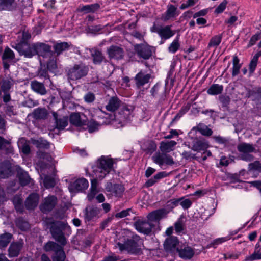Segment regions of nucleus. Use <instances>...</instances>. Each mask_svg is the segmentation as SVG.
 Masks as SVG:
<instances>
[{"instance_id":"obj_49","label":"nucleus","mask_w":261,"mask_h":261,"mask_svg":"<svg viewBox=\"0 0 261 261\" xmlns=\"http://www.w3.org/2000/svg\"><path fill=\"white\" fill-rule=\"evenodd\" d=\"M0 150H3L6 154H9L14 153V149L11 144V142L6 140L5 144L2 146V148Z\"/></svg>"},{"instance_id":"obj_10","label":"nucleus","mask_w":261,"mask_h":261,"mask_svg":"<svg viewBox=\"0 0 261 261\" xmlns=\"http://www.w3.org/2000/svg\"><path fill=\"white\" fill-rule=\"evenodd\" d=\"M35 55L42 56L43 58H48L53 55L51 46L44 43L37 42L35 43Z\"/></svg>"},{"instance_id":"obj_23","label":"nucleus","mask_w":261,"mask_h":261,"mask_svg":"<svg viewBox=\"0 0 261 261\" xmlns=\"http://www.w3.org/2000/svg\"><path fill=\"white\" fill-rule=\"evenodd\" d=\"M171 27L172 25L161 26L158 35L162 40L169 39L174 35L175 32L171 30Z\"/></svg>"},{"instance_id":"obj_6","label":"nucleus","mask_w":261,"mask_h":261,"mask_svg":"<svg viewBox=\"0 0 261 261\" xmlns=\"http://www.w3.org/2000/svg\"><path fill=\"white\" fill-rule=\"evenodd\" d=\"M153 48L147 44H139L134 45V50L137 56L144 60L149 59L152 55Z\"/></svg>"},{"instance_id":"obj_21","label":"nucleus","mask_w":261,"mask_h":261,"mask_svg":"<svg viewBox=\"0 0 261 261\" xmlns=\"http://www.w3.org/2000/svg\"><path fill=\"white\" fill-rule=\"evenodd\" d=\"M178 244L179 241L176 237L169 236L164 242V249L166 251H172L175 249Z\"/></svg>"},{"instance_id":"obj_18","label":"nucleus","mask_w":261,"mask_h":261,"mask_svg":"<svg viewBox=\"0 0 261 261\" xmlns=\"http://www.w3.org/2000/svg\"><path fill=\"white\" fill-rule=\"evenodd\" d=\"M90 54L92 58L93 63L96 65H99L102 62H107V60L102 52L96 48L90 49Z\"/></svg>"},{"instance_id":"obj_2","label":"nucleus","mask_w":261,"mask_h":261,"mask_svg":"<svg viewBox=\"0 0 261 261\" xmlns=\"http://www.w3.org/2000/svg\"><path fill=\"white\" fill-rule=\"evenodd\" d=\"M142 241L140 237L137 236H133L131 239H127L124 242V243L118 242L116 244V247L119 248L120 251L126 250L129 253L137 254L140 253L141 248H140Z\"/></svg>"},{"instance_id":"obj_26","label":"nucleus","mask_w":261,"mask_h":261,"mask_svg":"<svg viewBox=\"0 0 261 261\" xmlns=\"http://www.w3.org/2000/svg\"><path fill=\"white\" fill-rule=\"evenodd\" d=\"M23 244L21 242H13L11 244L8 251L10 257L17 256L22 247Z\"/></svg>"},{"instance_id":"obj_32","label":"nucleus","mask_w":261,"mask_h":261,"mask_svg":"<svg viewBox=\"0 0 261 261\" xmlns=\"http://www.w3.org/2000/svg\"><path fill=\"white\" fill-rule=\"evenodd\" d=\"M179 15L177 8L173 5H169L167 6V10L166 11L164 17V20H168L171 18L176 17Z\"/></svg>"},{"instance_id":"obj_55","label":"nucleus","mask_w":261,"mask_h":261,"mask_svg":"<svg viewBox=\"0 0 261 261\" xmlns=\"http://www.w3.org/2000/svg\"><path fill=\"white\" fill-rule=\"evenodd\" d=\"M86 124L88 126V130L90 133L94 132L96 129H97V127L99 126L98 123L93 120L89 121Z\"/></svg>"},{"instance_id":"obj_37","label":"nucleus","mask_w":261,"mask_h":261,"mask_svg":"<svg viewBox=\"0 0 261 261\" xmlns=\"http://www.w3.org/2000/svg\"><path fill=\"white\" fill-rule=\"evenodd\" d=\"M193 129L197 130L202 135L208 137L211 136L213 134V130L203 123L198 124L196 126L193 128Z\"/></svg>"},{"instance_id":"obj_57","label":"nucleus","mask_w":261,"mask_h":261,"mask_svg":"<svg viewBox=\"0 0 261 261\" xmlns=\"http://www.w3.org/2000/svg\"><path fill=\"white\" fill-rule=\"evenodd\" d=\"M46 68L48 70V71L50 72H54L55 70L57 68V66L56 64V62L55 60L52 59L50 60L47 63Z\"/></svg>"},{"instance_id":"obj_50","label":"nucleus","mask_w":261,"mask_h":261,"mask_svg":"<svg viewBox=\"0 0 261 261\" xmlns=\"http://www.w3.org/2000/svg\"><path fill=\"white\" fill-rule=\"evenodd\" d=\"M165 155L166 153H156L152 156V160L156 164L162 166L164 164Z\"/></svg>"},{"instance_id":"obj_29","label":"nucleus","mask_w":261,"mask_h":261,"mask_svg":"<svg viewBox=\"0 0 261 261\" xmlns=\"http://www.w3.org/2000/svg\"><path fill=\"white\" fill-rule=\"evenodd\" d=\"M53 115L56 121V127L59 129H63L68 125L67 117L63 116L58 118V114L56 112H54Z\"/></svg>"},{"instance_id":"obj_61","label":"nucleus","mask_w":261,"mask_h":261,"mask_svg":"<svg viewBox=\"0 0 261 261\" xmlns=\"http://www.w3.org/2000/svg\"><path fill=\"white\" fill-rule=\"evenodd\" d=\"M84 99L86 102H92L95 99V95L92 92H89L85 95Z\"/></svg>"},{"instance_id":"obj_64","label":"nucleus","mask_w":261,"mask_h":261,"mask_svg":"<svg viewBox=\"0 0 261 261\" xmlns=\"http://www.w3.org/2000/svg\"><path fill=\"white\" fill-rule=\"evenodd\" d=\"M257 259H261V253L254 252L252 254L246 258V260H254Z\"/></svg>"},{"instance_id":"obj_47","label":"nucleus","mask_w":261,"mask_h":261,"mask_svg":"<svg viewBox=\"0 0 261 261\" xmlns=\"http://www.w3.org/2000/svg\"><path fill=\"white\" fill-rule=\"evenodd\" d=\"M222 35H216L213 37L208 44V47H216L218 46L221 42Z\"/></svg>"},{"instance_id":"obj_22","label":"nucleus","mask_w":261,"mask_h":261,"mask_svg":"<svg viewBox=\"0 0 261 261\" xmlns=\"http://www.w3.org/2000/svg\"><path fill=\"white\" fill-rule=\"evenodd\" d=\"M30 86L33 91L41 95H44L47 93V90L43 83L33 80L31 81Z\"/></svg>"},{"instance_id":"obj_7","label":"nucleus","mask_w":261,"mask_h":261,"mask_svg":"<svg viewBox=\"0 0 261 261\" xmlns=\"http://www.w3.org/2000/svg\"><path fill=\"white\" fill-rule=\"evenodd\" d=\"M16 49L20 55L31 58L35 55V43L29 44L28 42H20L16 46Z\"/></svg>"},{"instance_id":"obj_31","label":"nucleus","mask_w":261,"mask_h":261,"mask_svg":"<svg viewBox=\"0 0 261 261\" xmlns=\"http://www.w3.org/2000/svg\"><path fill=\"white\" fill-rule=\"evenodd\" d=\"M11 173V166L8 162L0 163V177L3 178L8 177Z\"/></svg>"},{"instance_id":"obj_24","label":"nucleus","mask_w":261,"mask_h":261,"mask_svg":"<svg viewBox=\"0 0 261 261\" xmlns=\"http://www.w3.org/2000/svg\"><path fill=\"white\" fill-rule=\"evenodd\" d=\"M121 105V101L116 96L111 97L106 108L108 111L114 112L117 110Z\"/></svg>"},{"instance_id":"obj_40","label":"nucleus","mask_w":261,"mask_h":261,"mask_svg":"<svg viewBox=\"0 0 261 261\" xmlns=\"http://www.w3.org/2000/svg\"><path fill=\"white\" fill-rule=\"evenodd\" d=\"M223 90V86L219 84H214L207 89V93L210 95H218L221 94Z\"/></svg>"},{"instance_id":"obj_1","label":"nucleus","mask_w":261,"mask_h":261,"mask_svg":"<svg viewBox=\"0 0 261 261\" xmlns=\"http://www.w3.org/2000/svg\"><path fill=\"white\" fill-rule=\"evenodd\" d=\"M46 224L49 226L50 233L55 241L61 245L65 246L67 241L63 231L69 227L67 223L60 221H55L52 218H49Z\"/></svg>"},{"instance_id":"obj_48","label":"nucleus","mask_w":261,"mask_h":261,"mask_svg":"<svg viewBox=\"0 0 261 261\" xmlns=\"http://www.w3.org/2000/svg\"><path fill=\"white\" fill-rule=\"evenodd\" d=\"M174 227L176 232L179 234L184 233L185 230V224L181 219H179L174 224Z\"/></svg>"},{"instance_id":"obj_35","label":"nucleus","mask_w":261,"mask_h":261,"mask_svg":"<svg viewBox=\"0 0 261 261\" xmlns=\"http://www.w3.org/2000/svg\"><path fill=\"white\" fill-rule=\"evenodd\" d=\"M48 112L44 108H38L34 110L32 115L36 119H45L47 118Z\"/></svg>"},{"instance_id":"obj_12","label":"nucleus","mask_w":261,"mask_h":261,"mask_svg":"<svg viewBox=\"0 0 261 261\" xmlns=\"http://www.w3.org/2000/svg\"><path fill=\"white\" fill-rule=\"evenodd\" d=\"M169 211L165 208H160L149 213L147 215L148 220L150 221H159L167 217Z\"/></svg>"},{"instance_id":"obj_8","label":"nucleus","mask_w":261,"mask_h":261,"mask_svg":"<svg viewBox=\"0 0 261 261\" xmlns=\"http://www.w3.org/2000/svg\"><path fill=\"white\" fill-rule=\"evenodd\" d=\"M106 190L111 196H114L116 197H121L125 190V188L121 184H113L112 182H109L107 184Z\"/></svg>"},{"instance_id":"obj_39","label":"nucleus","mask_w":261,"mask_h":261,"mask_svg":"<svg viewBox=\"0 0 261 261\" xmlns=\"http://www.w3.org/2000/svg\"><path fill=\"white\" fill-rule=\"evenodd\" d=\"M175 141H170L166 142H162L160 145V149L163 152H169L172 151V148L176 145Z\"/></svg>"},{"instance_id":"obj_52","label":"nucleus","mask_w":261,"mask_h":261,"mask_svg":"<svg viewBox=\"0 0 261 261\" xmlns=\"http://www.w3.org/2000/svg\"><path fill=\"white\" fill-rule=\"evenodd\" d=\"M43 184L46 188H49L54 187L55 181L54 178L50 176L44 175L43 179Z\"/></svg>"},{"instance_id":"obj_9","label":"nucleus","mask_w":261,"mask_h":261,"mask_svg":"<svg viewBox=\"0 0 261 261\" xmlns=\"http://www.w3.org/2000/svg\"><path fill=\"white\" fill-rule=\"evenodd\" d=\"M208 142L203 138H195L192 139L191 147L192 150L197 152L205 151L208 147Z\"/></svg>"},{"instance_id":"obj_13","label":"nucleus","mask_w":261,"mask_h":261,"mask_svg":"<svg viewBox=\"0 0 261 261\" xmlns=\"http://www.w3.org/2000/svg\"><path fill=\"white\" fill-rule=\"evenodd\" d=\"M134 225L138 231L146 234H148L151 232L153 226L150 222L140 220L135 222Z\"/></svg>"},{"instance_id":"obj_45","label":"nucleus","mask_w":261,"mask_h":261,"mask_svg":"<svg viewBox=\"0 0 261 261\" xmlns=\"http://www.w3.org/2000/svg\"><path fill=\"white\" fill-rule=\"evenodd\" d=\"M240 60L237 56H235L233 58V68L232 71V76L237 75L240 72V69L241 65L239 64Z\"/></svg>"},{"instance_id":"obj_3","label":"nucleus","mask_w":261,"mask_h":261,"mask_svg":"<svg viewBox=\"0 0 261 261\" xmlns=\"http://www.w3.org/2000/svg\"><path fill=\"white\" fill-rule=\"evenodd\" d=\"M89 71L88 67L83 63L75 64L68 72V79L71 80H77L85 76Z\"/></svg>"},{"instance_id":"obj_5","label":"nucleus","mask_w":261,"mask_h":261,"mask_svg":"<svg viewBox=\"0 0 261 261\" xmlns=\"http://www.w3.org/2000/svg\"><path fill=\"white\" fill-rule=\"evenodd\" d=\"M113 161L111 159L102 157L99 160L98 164V171L102 174L99 176V178L102 179L113 170Z\"/></svg>"},{"instance_id":"obj_63","label":"nucleus","mask_w":261,"mask_h":261,"mask_svg":"<svg viewBox=\"0 0 261 261\" xmlns=\"http://www.w3.org/2000/svg\"><path fill=\"white\" fill-rule=\"evenodd\" d=\"M147 148V151L148 153L151 152L152 153L154 151L156 148V145L155 143L153 141H149L146 143Z\"/></svg>"},{"instance_id":"obj_19","label":"nucleus","mask_w":261,"mask_h":261,"mask_svg":"<svg viewBox=\"0 0 261 261\" xmlns=\"http://www.w3.org/2000/svg\"><path fill=\"white\" fill-rule=\"evenodd\" d=\"M151 78L150 74H146L143 71H140L134 77L136 86L140 88L148 83Z\"/></svg>"},{"instance_id":"obj_30","label":"nucleus","mask_w":261,"mask_h":261,"mask_svg":"<svg viewBox=\"0 0 261 261\" xmlns=\"http://www.w3.org/2000/svg\"><path fill=\"white\" fill-rule=\"evenodd\" d=\"M30 142L35 145L37 148L39 149H48L49 148L50 144L46 140L42 138L39 139H35L34 138H31Z\"/></svg>"},{"instance_id":"obj_56","label":"nucleus","mask_w":261,"mask_h":261,"mask_svg":"<svg viewBox=\"0 0 261 261\" xmlns=\"http://www.w3.org/2000/svg\"><path fill=\"white\" fill-rule=\"evenodd\" d=\"M220 102L223 107H227L230 103V98L229 96L226 95H221L219 97Z\"/></svg>"},{"instance_id":"obj_28","label":"nucleus","mask_w":261,"mask_h":261,"mask_svg":"<svg viewBox=\"0 0 261 261\" xmlns=\"http://www.w3.org/2000/svg\"><path fill=\"white\" fill-rule=\"evenodd\" d=\"M15 0H0V11H12L16 8Z\"/></svg>"},{"instance_id":"obj_54","label":"nucleus","mask_w":261,"mask_h":261,"mask_svg":"<svg viewBox=\"0 0 261 261\" xmlns=\"http://www.w3.org/2000/svg\"><path fill=\"white\" fill-rule=\"evenodd\" d=\"M259 56L258 55L254 56L249 64V72L251 74L253 73L256 68Z\"/></svg>"},{"instance_id":"obj_53","label":"nucleus","mask_w":261,"mask_h":261,"mask_svg":"<svg viewBox=\"0 0 261 261\" xmlns=\"http://www.w3.org/2000/svg\"><path fill=\"white\" fill-rule=\"evenodd\" d=\"M16 223L17 226L22 230H27L30 227L29 223L21 218L17 219Z\"/></svg>"},{"instance_id":"obj_51","label":"nucleus","mask_w":261,"mask_h":261,"mask_svg":"<svg viewBox=\"0 0 261 261\" xmlns=\"http://www.w3.org/2000/svg\"><path fill=\"white\" fill-rule=\"evenodd\" d=\"M180 47V43L179 41V38L177 37L171 43L168 47L169 52L175 53L179 49Z\"/></svg>"},{"instance_id":"obj_17","label":"nucleus","mask_w":261,"mask_h":261,"mask_svg":"<svg viewBox=\"0 0 261 261\" xmlns=\"http://www.w3.org/2000/svg\"><path fill=\"white\" fill-rule=\"evenodd\" d=\"M70 123L76 126L86 124V116L83 113H73L70 116Z\"/></svg>"},{"instance_id":"obj_42","label":"nucleus","mask_w":261,"mask_h":261,"mask_svg":"<svg viewBox=\"0 0 261 261\" xmlns=\"http://www.w3.org/2000/svg\"><path fill=\"white\" fill-rule=\"evenodd\" d=\"M12 235L9 233H5L0 235V248H5L10 242Z\"/></svg>"},{"instance_id":"obj_62","label":"nucleus","mask_w":261,"mask_h":261,"mask_svg":"<svg viewBox=\"0 0 261 261\" xmlns=\"http://www.w3.org/2000/svg\"><path fill=\"white\" fill-rule=\"evenodd\" d=\"M182 200L180 202V205L182 207V208L185 210L189 208L192 202L189 199H185L181 198Z\"/></svg>"},{"instance_id":"obj_33","label":"nucleus","mask_w":261,"mask_h":261,"mask_svg":"<svg viewBox=\"0 0 261 261\" xmlns=\"http://www.w3.org/2000/svg\"><path fill=\"white\" fill-rule=\"evenodd\" d=\"M62 245L53 241H48L44 246V250L46 252H53L54 253L58 252L63 248Z\"/></svg>"},{"instance_id":"obj_20","label":"nucleus","mask_w":261,"mask_h":261,"mask_svg":"<svg viewBox=\"0 0 261 261\" xmlns=\"http://www.w3.org/2000/svg\"><path fill=\"white\" fill-rule=\"evenodd\" d=\"M100 209L95 205H89L84 211V217L86 221H89L95 218L100 213Z\"/></svg>"},{"instance_id":"obj_36","label":"nucleus","mask_w":261,"mask_h":261,"mask_svg":"<svg viewBox=\"0 0 261 261\" xmlns=\"http://www.w3.org/2000/svg\"><path fill=\"white\" fill-rule=\"evenodd\" d=\"M18 147L22 152L26 155L30 153V147L29 145V141H28L25 138H21L19 139L18 142Z\"/></svg>"},{"instance_id":"obj_59","label":"nucleus","mask_w":261,"mask_h":261,"mask_svg":"<svg viewBox=\"0 0 261 261\" xmlns=\"http://www.w3.org/2000/svg\"><path fill=\"white\" fill-rule=\"evenodd\" d=\"M228 2L226 0H224L215 10V13L219 14L223 12L226 8Z\"/></svg>"},{"instance_id":"obj_34","label":"nucleus","mask_w":261,"mask_h":261,"mask_svg":"<svg viewBox=\"0 0 261 261\" xmlns=\"http://www.w3.org/2000/svg\"><path fill=\"white\" fill-rule=\"evenodd\" d=\"M151 93L154 97H159L160 102L165 100V90L158 85H155L151 90Z\"/></svg>"},{"instance_id":"obj_38","label":"nucleus","mask_w":261,"mask_h":261,"mask_svg":"<svg viewBox=\"0 0 261 261\" xmlns=\"http://www.w3.org/2000/svg\"><path fill=\"white\" fill-rule=\"evenodd\" d=\"M18 177L19 179L20 184L22 186L28 184L31 180L28 173L22 170H20L18 171Z\"/></svg>"},{"instance_id":"obj_41","label":"nucleus","mask_w":261,"mask_h":261,"mask_svg":"<svg viewBox=\"0 0 261 261\" xmlns=\"http://www.w3.org/2000/svg\"><path fill=\"white\" fill-rule=\"evenodd\" d=\"M69 44L66 42H63L56 44L54 46L55 53L57 56L60 55L63 51L68 49Z\"/></svg>"},{"instance_id":"obj_44","label":"nucleus","mask_w":261,"mask_h":261,"mask_svg":"<svg viewBox=\"0 0 261 261\" xmlns=\"http://www.w3.org/2000/svg\"><path fill=\"white\" fill-rule=\"evenodd\" d=\"M51 258L53 261H64L66 259V254L63 250V247L58 252L54 253L51 256Z\"/></svg>"},{"instance_id":"obj_16","label":"nucleus","mask_w":261,"mask_h":261,"mask_svg":"<svg viewBox=\"0 0 261 261\" xmlns=\"http://www.w3.org/2000/svg\"><path fill=\"white\" fill-rule=\"evenodd\" d=\"M39 196L37 193H32L27 198L24 205L28 210H34L38 204Z\"/></svg>"},{"instance_id":"obj_58","label":"nucleus","mask_w":261,"mask_h":261,"mask_svg":"<svg viewBox=\"0 0 261 261\" xmlns=\"http://www.w3.org/2000/svg\"><path fill=\"white\" fill-rule=\"evenodd\" d=\"M14 57V54L10 48H6L3 54V58L5 59H13Z\"/></svg>"},{"instance_id":"obj_4","label":"nucleus","mask_w":261,"mask_h":261,"mask_svg":"<svg viewBox=\"0 0 261 261\" xmlns=\"http://www.w3.org/2000/svg\"><path fill=\"white\" fill-rule=\"evenodd\" d=\"M237 149L241 153L239 156L241 160L247 162L253 160L254 157L250 153L254 152L255 148L252 144L242 143L238 145Z\"/></svg>"},{"instance_id":"obj_11","label":"nucleus","mask_w":261,"mask_h":261,"mask_svg":"<svg viewBox=\"0 0 261 261\" xmlns=\"http://www.w3.org/2000/svg\"><path fill=\"white\" fill-rule=\"evenodd\" d=\"M57 202V199L54 196H49L43 200L40 206V210L44 213L51 211L55 206Z\"/></svg>"},{"instance_id":"obj_60","label":"nucleus","mask_w":261,"mask_h":261,"mask_svg":"<svg viewBox=\"0 0 261 261\" xmlns=\"http://www.w3.org/2000/svg\"><path fill=\"white\" fill-rule=\"evenodd\" d=\"M190 108V104H187L186 106H184L181 109L179 112L176 115V116L174 118V119H176L181 117L184 114H186L189 110Z\"/></svg>"},{"instance_id":"obj_14","label":"nucleus","mask_w":261,"mask_h":261,"mask_svg":"<svg viewBox=\"0 0 261 261\" xmlns=\"http://www.w3.org/2000/svg\"><path fill=\"white\" fill-rule=\"evenodd\" d=\"M88 186V180L84 178H81L72 183L70 185L69 189L72 192L82 191L87 189Z\"/></svg>"},{"instance_id":"obj_15","label":"nucleus","mask_w":261,"mask_h":261,"mask_svg":"<svg viewBox=\"0 0 261 261\" xmlns=\"http://www.w3.org/2000/svg\"><path fill=\"white\" fill-rule=\"evenodd\" d=\"M107 53L110 59H121L124 56L123 49L118 46L112 45L107 48Z\"/></svg>"},{"instance_id":"obj_43","label":"nucleus","mask_w":261,"mask_h":261,"mask_svg":"<svg viewBox=\"0 0 261 261\" xmlns=\"http://www.w3.org/2000/svg\"><path fill=\"white\" fill-rule=\"evenodd\" d=\"M48 70L46 68L45 65L41 64L40 67L37 71V76L41 79L49 80V75L48 73Z\"/></svg>"},{"instance_id":"obj_25","label":"nucleus","mask_w":261,"mask_h":261,"mask_svg":"<svg viewBox=\"0 0 261 261\" xmlns=\"http://www.w3.org/2000/svg\"><path fill=\"white\" fill-rule=\"evenodd\" d=\"M179 256L184 259H190L194 255V249L190 246H186L177 249Z\"/></svg>"},{"instance_id":"obj_27","label":"nucleus","mask_w":261,"mask_h":261,"mask_svg":"<svg viewBox=\"0 0 261 261\" xmlns=\"http://www.w3.org/2000/svg\"><path fill=\"white\" fill-rule=\"evenodd\" d=\"M13 85L12 78L2 79L0 80V93H8Z\"/></svg>"},{"instance_id":"obj_46","label":"nucleus","mask_w":261,"mask_h":261,"mask_svg":"<svg viewBox=\"0 0 261 261\" xmlns=\"http://www.w3.org/2000/svg\"><path fill=\"white\" fill-rule=\"evenodd\" d=\"M99 7L100 6L97 3L85 5L82 7L81 11H84L86 13L94 12L97 10Z\"/></svg>"}]
</instances>
